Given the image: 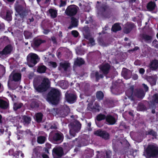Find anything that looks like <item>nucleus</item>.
<instances>
[{
    "instance_id": "obj_25",
    "label": "nucleus",
    "mask_w": 158,
    "mask_h": 158,
    "mask_svg": "<svg viewBox=\"0 0 158 158\" xmlns=\"http://www.w3.org/2000/svg\"><path fill=\"white\" fill-rule=\"evenodd\" d=\"M121 29V27L118 23L115 24L112 27V30L114 32L119 31Z\"/></svg>"
},
{
    "instance_id": "obj_6",
    "label": "nucleus",
    "mask_w": 158,
    "mask_h": 158,
    "mask_svg": "<svg viewBox=\"0 0 158 158\" xmlns=\"http://www.w3.org/2000/svg\"><path fill=\"white\" fill-rule=\"evenodd\" d=\"M78 7L75 5L69 6L66 10L65 12L69 15H75L77 11Z\"/></svg>"
},
{
    "instance_id": "obj_16",
    "label": "nucleus",
    "mask_w": 158,
    "mask_h": 158,
    "mask_svg": "<svg viewBox=\"0 0 158 158\" xmlns=\"http://www.w3.org/2000/svg\"><path fill=\"white\" fill-rule=\"evenodd\" d=\"M158 67V61L154 60L152 62L150 65V68L152 70L156 69Z\"/></svg>"
},
{
    "instance_id": "obj_1",
    "label": "nucleus",
    "mask_w": 158,
    "mask_h": 158,
    "mask_svg": "<svg viewBox=\"0 0 158 158\" xmlns=\"http://www.w3.org/2000/svg\"><path fill=\"white\" fill-rule=\"evenodd\" d=\"M59 91L55 89H52L49 94L48 98L53 104H57L59 100Z\"/></svg>"
},
{
    "instance_id": "obj_33",
    "label": "nucleus",
    "mask_w": 158,
    "mask_h": 158,
    "mask_svg": "<svg viewBox=\"0 0 158 158\" xmlns=\"http://www.w3.org/2000/svg\"><path fill=\"white\" fill-rule=\"evenodd\" d=\"M60 86L61 88L64 89H66L68 86V82L66 81H62Z\"/></svg>"
},
{
    "instance_id": "obj_8",
    "label": "nucleus",
    "mask_w": 158,
    "mask_h": 158,
    "mask_svg": "<svg viewBox=\"0 0 158 158\" xmlns=\"http://www.w3.org/2000/svg\"><path fill=\"white\" fill-rule=\"evenodd\" d=\"M94 134L97 135L105 139H107L109 137V135L106 132L104 131H102L98 130L95 131Z\"/></svg>"
},
{
    "instance_id": "obj_62",
    "label": "nucleus",
    "mask_w": 158,
    "mask_h": 158,
    "mask_svg": "<svg viewBox=\"0 0 158 158\" xmlns=\"http://www.w3.org/2000/svg\"><path fill=\"white\" fill-rule=\"evenodd\" d=\"M105 8L103 7V8L102 9V10H103V11H104V10H105Z\"/></svg>"
},
{
    "instance_id": "obj_22",
    "label": "nucleus",
    "mask_w": 158,
    "mask_h": 158,
    "mask_svg": "<svg viewBox=\"0 0 158 158\" xmlns=\"http://www.w3.org/2000/svg\"><path fill=\"white\" fill-rule=\"evenodd\" d=\"M133 27V25L132 24L127 23V26L124 28L125 32L127 33H129Z\"/></svg>"
},
{
    "instance_id": "obj_23",
    "label": "nucleus",
    "mask_w": 158,
    "mask_h": 158,
    "mask_svg": "<svg viewBox=\"0 0 158 158\" xmlns=\"http://www.w3.org/2000/svg\"><path fill=\"white\" fill-rule=\"evenodd\" d=\"M60 65L64 70H66L69 67L70 64L67 62H63L60 63Z\"/></svg>"
},
{
    "instance_id": "obj_32",
    "label": "nucleus",
    "mask_w": 158,
    "mask_h": 158,
    "mask_svg": "<svg viewBox=\"0 0 158 158\" xmlns=\"http://www.w3.org/2000/svg\"><path fill=\"white\" fill-rule=\"evenodd\" d=\"M42 114L41 113H39L36 114V120L38 122H40L42 118Z\"/></svg>"
},
{
    "instance_id": "obj_7",
    "label": "nucleus",
    "mask_w": 158,
    "mask_h": 158,
    "mask_svg": "<svg viewBox=\"0 0 158 158\" xmlns=\"http://www.w3.org/2000/svg\"><path fill=\"white\" fill-rule=\"evenodd\" d=\"M53 155L54 158H58L63 154V151L62 148L57 147L53 149Z\"/></svg>"
},
{
    "instance_id": "obj_17",
    "label": "nucleus",
    "mask_w": 158,
    "mask_h": 158,
    "mask_svg": "<svg viewBox=\"0 0 158 158\" xmlns=\"http://www.w3.org/2000/svg\"><path fill=\"white\" fill-rule=\"evenodd\" d=\"M53 139L55 141L62 140L63 139L62 134L60 133H56L53 137Z\"/></svg>"
},
{
    "instance_id": "obj_20",
    "label": "nucleus",
    "mask_w": 158,
    "mask_h": 158,
    "mask_svg": "<svg viewBox=\"0 0 158 158\" xmlns=\"http://www.w3.org/2000/svg\"><path fill=\"white\" fill-rule=\"evenodd\" d=\"M91 76L92 77H95L97 79H98L100 78H102L103 76L102 74H99V73L96 71H94L92 72L91 74Z\"/></svg>"
},
{
    "instance_id": "obj_41",
    "label": "nucleus",
    "mask_w": 158,
    "mask_h": 158,
    "mask_svg": "<svg viewBox=\"0 0 158 158\" xmlns=\"http://www.w3.org/2000/svg\"><path fill=\"white\" fill-rule=\"evenodd\" d=\"M11 13L10 11H7L6 15V18L7 20H11Z\"/></svg>"
},
{
    "instance_id": "obj_43",
    "label": "nucleus",
    "mask_w": 158,
    "mask_h": 158,
    "mask_svg": "<svg viewBox=\"0 0 158 158\" xmlns=\"http://www.w3.org/2000/svg\"><path fill=\"white\" fill-rule=\"evenodd\" d=\"M6 93L7 94V95L9 96H10V97L12 98V99L13 101H14V100H15L14 98H16V96L15 95H14L13 94H10L9 93V92L7 91Z\"/></svg>"
},
{
    "instance_id": "obj_31",
    "label": "nucleus",
    "mask_w": 158,
    "mask_h": 158,
    "mask_svg": "<svg viewBox=\"0 0 158 158\" xmlns=\"http://www.w3.org/2000/svg\"><path fill=\"white\" fill-rule=\"evenodd\" d=\"M45 138L44 136H40L38 137L37 142L39 143L42 144L45 141Z\"/></svg>"
},
{
    "instance_id": "obj_46",
    "label": "nucleus",
    "mask_w": 158,
    "mask_h": 158,
    "mask_svg": "<svg viewBox=\"0 0 158 158\" xmlns=\"http://www.w3.org/2000/svg\"><path fill=\"white\" fill-rule=\"evenodd\" d=\"M72 35L75 37H77L78 35V32L76 31H72Z\"/></svg>"
},
{
    "instance_id": "obj_40",
    "label": "nucleus",
    "mask_w": 158,
    "mask_h": 158,
    "mask_svg": "<svg viewBox=\"0 0 158 158\" xmlns=\"http://www.w3.org/2000/svg\"><path fill=\"white\" fill-rule=\"evenodd\" d=\"M42 43V41L40 40H36L34 41V44L36 46H39Z\"/></svg>"
},
{
    "instance_id": "obj_58",
    "label": "nucleus",
    "mask_w": 158,
    "mask_h": 158,
    "mask_svg": "<svg viewBox=\"0 0 158 158\" xmlns=\"http://www.w3.org/2000/svg\"><path fill=\"white\" fill-rule=\"evenodd\" d=\"M91 124L90 123H89L88 124V127H89L91 126Z\"/></svg>"
},
{
    "instance_id": "obj_21",
    "label": "nucleus",
    "mask_w": 158,
    "mask_h": 158,
    "mask_svg": "<svg viewBox=\"0 0 158 158\" xmlns=\"http://www.w3.org/2000/svg\"><path fill=\"white\" fill-rule=\"evenodd\" d=\"M49 13L52 18H56L57 15V10L53 9H50L49 10Z\"/></svg>"
},
{
    "instance_id": "obj_5",
    "label": "nucleus",
    "mask_w": 158,
    "mask_h": 158,
    "mask_svg": "<svg viewBox=\"0 0 158 158\" xmlns=\"http://www.w3.org/2000/svg\"><path fill=\"white\" fill-rule=\"evenodd\" d=\"M71 128L69 132L70 135L73 137L74 136L76 133L77 132L80 130L81 127V124L78 121H76L74 123L73 125H71Z\"/></svg>"
},
{
    "instance_id": "obj_53",
    "label": "nucleus",
    "mask_w": 158,
    "mask_h": 158,
    "mask_svg": "<svg viewBox=\"0 0 158 158\" xmlns=\"http://www.w3.org/2000/svg\"><path fill=\"white\" fill-rule=\"evenodd\" d=\"M144 70L143 68H141L139 69V72L141 74L143 73H144Z\"/></svg>"
},
{
    "instance_id": "obj_35",
    "label": "nucleus",
    "mask_w": 158,
    "mask_h": 158,
    "mask_svg": "<svg viewBox=\"0 0 158 158\" xmlns=\"http://www.w3.org/2000/svg\"><path fill=\"white\" fill-rule=\"evenodd\" d=\"M96 97L98 99L101 100L103 97V94L102 92L99 91L97 92L96 94Z\"/></svg>"
},
{
    "instance_id": "obj_28",
    "label": "nucleus",
    "mask_w": 158,
    "mask_h": 158,
    "mask_svg": "<svg viewBox=\"0 0 158 158\" xmlns=\"http://www.w3.org/2000/svg\"><path fill=\"white\" fill-rule=\"evenodd\" d=\"M46 70V68L44 66L41 65L38 67L37 71L39 73H43L45 72Z\"/></svg>"
},
{
    "instance_id": "obj_50",
    "label": "nucleus",
    "mask_w": 158,
    "mask_h": 158,
    "mask_svg": "<svg viewBox=\"0 0 158 158\" xmlns=\"http://www.w3.org/2000/svg\"><path fill=\"white\" fill-rule=\"evenodd\" d=\"M89 43H90L92 45H93L94 44V42L93 39L92 38H90L89 39Z\"/></svg>"
},
{
    "instance_id": "obj_56",
    "label": "nucleus",
    "mask_w": 158,
    "mask_h": 158,
    "mask_svg": "<svg viewBox=\"0 0 158 158\" xmlns=\"http://www.w3.org/2000/svg\"><path fill=\"white\" fill-rule=\"evenodd\" d=\"M50 128L51 129H56V126H51L50 127Z\"/></svg>"
},
{
    "instance_id": "obj_29",
    "label": "nucleus",
    "mask_w": 158,
    "mask_h": 158,
    "mask_svg": "<svg viewBox=\"0 0 158 158\" xmlns=\"http://www.w3.org/2000/svg\"><path fill=\"white\" fill-rule=\"evenodd\" d=\"M144 93L142 90L139 89L137 91L136 95L139 98H142L144 96Z\"/></svg>"
},
{
    "instance_id": "obj_47",
    "label": "nucleus",
    "mask_w": 158,
    "mask_h": 158,
    "mask_svg": "<svg viewBox=\"0 0 158 158\" xmlns=\"http://www.w3.org/2000/svg\"><path fill=\"white\" fill-rule=\"evenodd\" d=\"M148 134L149 135H153L154 136H156V133L154 131L152 130H151L149 131L148 132Z\"/></svg>"
},
{
    "instance_id": "obj_26",
    "label": "nucleus",
    "mask_w": 158,
    "mask_h": 158,
    "mask_svg": "<svg viewBox=\"0 0 158 158\" xmlns=\"http://www.w3.org/2000/svg\"><path fill=\"white\" fill-rule=\"evenodd\" d=\"M84 61L81 58H77L75 61L74 64L75 65H80L84 64Z\"/></svg>"
},
{
    "instance_id": "obj_48",
    "label": "nucleus",
    "mask_w": 158,
    "mask_h": 158,
    "mask_svg": "<svg viewBox=\"0 0 158 158\" xmlns=\"http://www.w3.org/2000/svg\"><path fill=\"white\" fill-rule=\"evenodd\" d=\"M49 65L54 68H55L56 66V64L55 62H50L49 63Z\"/></svg>"
},
{
    "instance_id": "obj_45",
    "label": "nucleus",
    "mask_w": 158,
    "mask_h": 158,
    "mask_svg": "<svg viewBox=\"0 0 158 158\" xmlns=\"http://www.w3.org/2000/svg\"><path fill=\"white\" fill-rule=\"evenodd\" d=\"M153 45L156 48H158V42L156 40H154L152 43Z\"/></svg>"
},
{
    "instance_id": "obj_54",
    "label": "nucleus",
    "mask_w": 158,
    "mask_h": 158,
    "mask_svg": "<svg viewBox=\"0 0 158 158\" xmlns=\"http://www.w3.org/2000/svg\"><path fill=\"white\" fill-rule=\"evenodd\" d=\"M42 156L43 158H49L48 156L47 155L44 154H43V155Z\"/></svg>"
},
{
    "instance_id": "obj_36",
    "label": "nucleus",
    "mask_w": 158,
    "mask_h": 158,
    "mask_svg": "<svg viewBox=\"0 0 158 158\" xmlns=\"http://www.w3.org/2000/svg\"><path fill=\"white\" fill-rule=\"evenodd\" d=\"M22 104L20 103H15L14 104L13 108L15 110H16L20 108L22 106Z\"/></svg>"
},
{
    "instance_id": "obj_42",
    "label": "nucleus",
    "mask_w": 158,
    "mask_h": 158,
    "mask_svg": "<svg viewBox=\"0 0 158 158\" xmlns=\"http://www.w3.org/2000/svg\"><path fill=\"white\" fill-rule=\"evenodd\" d=\"M13 124L14 126L17 127V129L21 128V126H19V125L18 122L16 120H15L14 121Z\"/></svg>"
},
{
    "instance_id": "obj_61",
    "label": "nucleus",
    "mask_w": 158,
    "mask_h": 158,
    "mask_svg": "<svg viewBox=\"0 0 158 158\" xmlns=\"http://www.w3.org/2000/svg\"><path fill=\"white\" fill-rule=\"evenodd\" d=\"M8 2H11L14 1L15 0H7Z\"/></svg>"
},
{
    "instance_id": "obj_12",
    "label": "nucleus",
    "mask_w": 158,
    "mask_h": 158,
    "mask_svg": "<svg viewBox=\"0 0 158 158\" xmlns=\"http://www.w3.org/2000/svg\"><path fill=\"white\" fill-rule=\"evenodd\" d=\"M9 152L10 155H13L14 157H15V158H18L19 155H20L22 157H23V154L21 152H16L15 153H14L13 150L11 149Z\"/></svg>"
},
{
    "instance_id": "obj_13",
    "label": "nucleus",
    "mask_w": 158,
    "mask_h": 158,
    "mask_svg": "<svg viewBox=\"0 0 158 158\" xmlns=\"http://www.w3.org/2000/svg\"><path fill=\"white\" fill-rule=\"evenodd\" d=\"M106 122L108 123L109 124L113 125L114 124L116 120L115 118L113 116L109 115H107L106 117Z\"/></svg>"
},
{
    "instance_id": "obj_30",
    "label": "nucleus",
    "mask_w": 158,
    "mask_h": 158,
    "mask_svg": "<svg viewBox=\"0 0 158 158\" xmlns=\"http://www.w3.org/2000/svg\"><path fill=\"white\" fill-rule=\"evenodd\" d=\"M71 26L72 27H76L78 25V20L74 18L71 19Z\"/></svg>"
},
{
    "instance_id": "obj_3",
    "label": "nucleus",
    "mask_w": 158,
    "mask_h": 158,
    "mask_svg": "<svg viewBox=\"0 0 158 158\" xmlns=\"http://www.w3.org/2000/svg\"><path fill=\"white\" fill-rule=\"evenodd\" d=\"M147 155L150 157H156L158 155V149L153 145H150L148 146L146 150Z\"/></svg>"
},
{
    "instance_id": "obj_27",
    "label": "nucleus",
    "mask_w": 158,
    "mask_h": 158,
    "mask_svg": "<svg viewBox=\"0 0 158 158\" xmlns=\"http://www.w3.org/2000/svg\"><path fill=\"white\" fill-rule=\"evenodd\" d=\"M156 6L155 4L153 2H151L148 5L147 8L149 10H153Z\"/></svg>"
},
{
    "instance_id": "obj_49",
    "label": "nucleus",
    "mask_w": 158,
    "mask_h": 158,
    "mask_svg": "<svg viewBox=\"0 0 158 158\" xmlns=\"http://www.w3.org/2000/svg\"><path fill=\"white\" fill-rule=\"evenodd\" d=\"M88 89H85L84 91H82V92L81 93V94H80V97L81 98H82V96L83 94H86V93L88 91Z\"/></svg>"
},
{
    "instance_id": "obj_38",
    "label": "nucleus",
    "mask_w": 158,
    "mask_h": 158,
    "mask_svg": "<svg viewBox=\"0 0 158 158\" xmlns=\"http://www.w3.org/2000/svg\"><path fill=\"white\" fill-rule=\"evenodd\" d=\"M128 70L125 68H123L122 72V74L124 78L126 79H128V78L127 77V72Z\"/></svg>"
},
{
    "instance_id": "obj_59",
    "label": "nucleus",
    "mask_w": 158,
    "mask_h": 158,
    "mask_svg": "<svg viewBox=\"0 0 158 158\" xmlns=\"http://www.w3.org/2000/svg\"><path fill=\"white\" fill-rule=\"evenodd\" d=\"M135 0H129V1L131 2H135Z\"/></svg>"
},
{
    "instance_id": "obj_39",
    "label": "nucleus",
    "mask_w": 158,
    "mask_h": 158,
    "mask_svg": "<svg viewBox=\"0 0 158 158\" xmlns=\"http://www.w3.org/2000/svg\"><path fill=\"white\" fill-rule=\"evenodd\" d=\"M24 35L26 39H29L31 35V34L28 31H25L24 32Z\"/></svg>"
},
{
    "instance_id": "obj_4",
    "label": "nucleus",
    "mask_w": 158,
    "mask_h": 158,
    "mask_svg": "<svg viewBox=\"0 0 158 158\" xmlns=\"http://www.w3.org/2000/svg\"><path fill=\"white\" fill-rule=\"evenodd\" d=\"M49 80L48 78H44L41 85H40L38 87L34 85V87L35 89L37 91L39 92H42L46 90L49 87Z\"/></svg>"
},
{
    "instance_id": "obj_44",
    "label": "nucleus",
    "mask_w": 158,
    "mask_h": 158,
    "mask_svg": "<svg viewBox=\"0 0 158 158\" xmlns=\"http://www.w3.org/2000/svg\"><path fill=\"white\" fill-rule=\"evenodd\" d=\"M154 100L156 102L158 103V94H155L154 95Z\"/></svg>"
},
{
    "instance_id": "obj_55",
    "label": "nucleus",
    "mask_w": 158,
    "mask_h": 158,
    "mask_svg": "<svg viewBox=\"0 0 158 158\" xmlns=\"http://www.w3.org/2000/svg\"><path fill=\"white\" fill-rule=\"evenodd\" d=\"M49 32L48 30H45L44 31V33L45 34H47Z\"/></svg>"
},
{
    "instance_id": "obj_52",
    "label": "nucleus",
    "mask_w": 158,
    "mask_h": 158,
    "mask_svg": "<svg viewBox=\"0 0 158 158\" xmlns=\"http://www.w3.org/2000/svg\"><path fill=\"white\" fill-rule=\"evenodd\" d=\"M143 85L144 89H145V91H147L148 89V87L144 84H143Z\"/></svg>"
},
{
    "instance_id": "obj_2",
    "label": "nucleus",
    "mask_w": 158,
    "mask_h": 158,
    "mask_svg": "<svg viewBox=\"0 0 158 158\" xmlns=\"http://www.w3.org/2000/svg\"><path fill=\"white\" fill-rule=\"evenodd\" d=\"M27 60L28 65L32 67L39 61V58L36 54L31 53L27 56Z\"/></svg>"
},
{
    "instance_id": "obj_9",
    "label": "nucleus",
    "mask_w": 158,
    "mask_h": 158,
    "mask_svg": "<svg viewBox=\"0 0 158 158\" xmlns=\"http://www.w3.org/2000/svg\"><path fill=\"white\" fill-rule=\"evenodd\" d=\"M66 98L67 101L70 103H73L75 102L76 99V96L73 94H69L67 95H66Z\"/></svg>"
},
{
    "instance_id": "obj_37",
    "label": "nucleus",
    "mask_w": 158,
    "mask_h": 158,
    "mask_svg": "<svg viewBox=\"0 0 158 158\" xmlns=\"http://www.w3.org/2000/svg\"><path fill=\"white\" fill-rule=\"evenodd\" d=\"M105 116L102 114H99L97 116V119L98 121H100L101 120L104 119L106 118Z\"/></svg>"
},
{
    "instance_id": "obj_57",
    "label": "nucleus",
    "mask_w": 158,
    "mask_h": 158,
    "mask_svg": "<svg viewBox=\"0 0 158 158\" xmlns=\"http://www.w3.org/2000/svg\"><path fill=\"white\" fill-rule=\"evenodd\" d=\"M109 154H108L107 153H106V158H110Z\"/></svg>"
},
{
    "instance_id": "obj_51",
    "label": "nucleus",
    "mask_w": 158,
    "mask_h": 158,
    "mask_svg": "<svg viewBox=\"0 0 158 158\" xmlns=\"http://www.w3.org/2000/svg\"><path fill=\"white\" fill-rule=\"evenodd\" d=\"M138 76L137 74H134L133 75V78L134 80H136L138 79Z\"/></svg>"
},
{
    "instance_id": "obj_60",
    "label": "nucleus",
    "mask_w": 158,
    "mask_h": 158,
    "mask_svg": "<svg viewBox=\"0 0 158 158\" xmlns=\"http://www.w3.org/2000/svg\"><path fill=\"white\" fill-rule=\"evenodd\" d=\"M138 49V48L137 47H135L134 49V50H137Z\"/></svg>"
},
{
    "instance_id": "obj_18",
    "label": "nucleus",
    "mask_w": 158,
    "mask_h": 158,
    "mask_svg": "<svg viewBox=\"0 0 158 158\" xmlns=\"http://www.w3.org/2000/svg\"><path fill=\"white\" fill-rule=\"evenodd\" d=\"M11 75L13 77V78L15 81H19L21 78V75L19 73H15L14 74L12 73Z\"/></svg>"
},
{
    "instance_id": "obj_15",
    "label": "nucleus",
    "mask_w": 158,
    "mask_h": 158,
    "mask_svg": "<svg viewBox=\"0 0 158 158\" xmlns=\"http://www.w3.org/2000/svg\"><path fill=\"white\" fill-rule=\"evenodd\" d=\"M12 50L11 47L10 45H8L6 46L3 50L2 52H1L0 54H7L9 53Z\"/></svg>"
},
{
    "instance_id": "obj_10",
    "label": "nucleus",
    "mask_w": 158,
    "mask_h": 158,
    "mask_svg": "<svg viewBox=\"0 0 158 158\" xmlns=\"http://www.w3.org/2000/svg\"><path fill=\"white\" fill-rule=\"evenodd\" d=\"M19 118L21 122H23L24 124L29 123L31 121L30 117L25 116H22L21 117H18L17 118Z\"/></svg>"
},
{
    "instance_id": "obj_24",
    "label": "nucleus",
    "mask_w": 158,
    "mask_h": 158,
    "mask_svg": "<svg viewBox=\"0 0 158 158\" xmlns=\"http://www.w3.org/2000/svg\"><path fill=\"white\" fill-rule=\"evenodd\" d=\"M15 8L16 11L19 14H20V12L23 10V7L22 6L16 4H15Z\"/></svg>"
},
{
    "instance_id": "obj_63",
    "label": "nucleus",
    "mask_w": 158,
    "mask_h": 158,
    "mask_svg": "<svg viewBox=\"0 0 158 158\" xmlns=\"http://www.w3.org/2000/svg\"><path fill=\"white\" fill-rule=\"evenodd\" d=\"M1 118H2V116H1V115H0V122H1Z\"/></svg>"
},
{
    "instance_id": "obj_14",
    "label": "nucleus",
    "mask_w": 158,
    "mask_h": 158,
    "mask_svg": "<svg viewBox=\"0 0 158 158\" xmlns=\"http://www.w3.org/2000/svg\"><path fill=\"white\" fill-rule=\"evenodd\" d=\"M54 3L60 7L64 6L66 4V0H54Z\"/></svg>"
},
{
    "instance_id": "obj_34",
    "label": "nucleus",
    "mask_w": 158,
    "mask_h": 158,
    "mask_svg": "<svg viewBox=\"0 0 158 158\" xmlns=\"http://www.w3.org/2000/svg\"><path fill=\"white\" fill-rule=\"evenodd\" d=\"M142 38L148 42H149L152 39L151 36L146 35H142Z\"/></svg>"
},
{
    "instance_id": "obj_19",
    "label": "nucleus",
    "mask_w": 158,
    "mask_h": 158,
    "mask_svg": "<svg viewBox=\"0 0 158 158\" xmlns=\"http://www.w3.org/2000/svg\"><path fill=\"white\" fill-rule=\"evenodd\" d=\"M8 103L2 99H0V107L2 109H6L8 108Z\"/></svg>"
},
{
    "instance_id": "obj_64",
    "label": "nucleus",
    "mask_w": 158,
    "mask_h": 158,
    "mask_svg": "<svg viewBox=\"0 0 158 158\" xmlns=\"http://www.w3.org/2000/svg\"><path fill=\"white\" fill-rule=\"evenodd\" d=\"M156 36L157 38L158 39V33H157L156 35Z\"/></svg>"
},
{
    "instance_id": "obj_11",
    "label": "nucleus",
    "mask_w": 158,
    "mask_h": 158,
    "mask_svg": "<svg viewBox=\"0 0 158 158\" xmlns=\"http://www.w3.org/2000/svg\"><path fill=\"white\" fill-rule=\"evenodd\" d=\"M110 67V65L108 64H106L101 65L100 69L104 74H107L108 73Z\"/></svg>"
}]
</instances>
